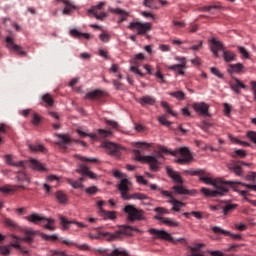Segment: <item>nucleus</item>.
Masks as SVG:
<instances>
[{"label": "nucleus", "instance_id": "20", "mask_svg": "<svg viewBox=\"0 0 256 256\" xmlns=\"http://www.w3.org/2000/svg\"><path fill=\"white\" fill-rule=\"evenodd\" d=\"M110 13H115L119 15L118 23H123V21H127V17H129V13L121 8H110Z\"/></svg>", "mask_w": 256, "mask_h": 256}, {"label": "nucleus", "instance_id": "8", "mask_svg": "<svg viewBox=\"0 0 256 256\" xmlns=\"http://www.w3.org/2000/svg\"><path fill=\"white\" fill-rule=\"evenodd\" d=\"M200 181H203L206 185H213V187H231L233 185V182L231 181H223L222 179H216L212 180L211 177L205 176L204 175H199Z\"/></svg>", "mask_w": 256, "mask_h": 256}, {"label": "nucleus", "instance_id": "47", "mask_svg": "<svg viewBox=\"0 0 256 256\" xmlns=\"http://www.w3.org/2000/svg\"><path fill=\"white\" fill-rule=\"evenodd\" d=\"M175 61H179L180 64H175L172 69H175V67H187V59L185 57L176 56Z\"/></svg>", "mask_w": 256, "mask_h": 256}, {"label": "nucleus", "instance_id": "2", "mask_svg": "<svg viewBox=\"0 0 256 256\" xmlns=\"http://www.w3.org/2000/svg\"><path fill=\"white\" fill-rule=\"evenodd\" d=\"M162 153H169L173 157H177V155H181L182 158H178L176 163L179 165H188L193 160V156L191 155V151L187 147L178 148L175 151L168 150L167 148H162Z\"/></svg>", "mask_w": 256, "mask_h": 256}, {"label": "nucleus", "instance_id": "48", "mask_svg": "<svg viewBox=\"0 0 256 256\" xmlns=\"http://www.w3.org/2000/svg\"><path fill=\"white\" fill-rule=\"evenodd\" d=\"M173 67H175V64L168 66V69L170 71H175V73H177L178 75H185L184 69H187V67H175V68H173Z\"/></svg>", "mask_w": 256, "mask_h": 256}, {"label": "nucleus", "instance_id": "18", "mask_svg": "<svg viewBox=\"0 0 256 256\" xmlns=\"http://www.w3.org/2000/svg\"><path fill=\"white\" fill-rule=\"evenodd\" d=\"M26 221H29L30 223H34V225H41V223H47V218L37 214L33 213L30 216H25Z\"/></svg>", "mask_w": 256, "mask_h": 256}, {"label": "nucleus", "instance_id": "33", "mask_svg": "<svg viewBox=\"0 0 256 256\" xmlns=\"http://www.w3.org/2000/svg\"><path fill=\"white\" fill-rule=\"evenodd\" d=\"M105 95L103 90H94L86 94L87 99H101Z\"/></svg>", "mask_w": 256, "mask_h": 256}, {"label": "nucleus", "instance_id": "25", "mask_svg": "<svg viewBox=\"0 0 256 256\" xmlns=\"http://www.w3.org/2000/svg\"><path fill=\"white\" fill-rule=\"evenodd\" d=\"M100 217L102 219L107 220L110 219L111 221L115 220L117 218V215L113 211H107L105 209L100 208V211H98Z\"/></svg>", "mask_w": 256, "mask_h": 256}, {"label": "nucleus", "instance_id": "19", "mask_svg": "<svg viewBox=\"0 0 256 256\" xmlns=\"http://www.w3.org/2000/svg\"><path fill=\"white\" fill-rule=\"evenodd\" d=\"M57 1L65 5L64 10L62 11L63 15H71V12L77 9L75 4L71 0H57Z\"/></svg>", "mask_w": 256, "mask_h": 256}, {"label": "nucleus", "instance_id": "14", "mask_svg": "<svg viewBox=\"0 0 256 256\" xmlns=\"http://www.w3.org/2000/svg\"><path fill=\"white\" fill-rule=\"evenodd\" d=\"M212 231L216 235H225L226 237H232V239H235L236 241H240V239H242L240 234H233L230 231L224 230L219 226L212 227Z\"/></svg>", "mask_w": 256, "mask_h": 256}, {"label": "nucleus", "instance_id": "1", "mask_svg": "<svg viewBox=\"0 0 256 256\" xmlns=\"http://www.w3.org/2000/svg\"><path fill=\"white\" fill-rule=\"evenodd\" d=\"M113 176L116 177V179H121L120 184L118 185V190L120 191L121 197L124 199V201H129L131 199H136L138 201H149V196L144 193L137 192L134 194H129L131 189V181L127 179V175L125 173L116 170L113 172Z\"/></svg>", "mask_w": 256, "mask_h": 256}, {"label": "nucleus", "instance_id": "28", "mask_svg": "<svg viewBox=\"0 0 256 256\" xmlns=\"http://www.w3.org/2000/svg\"><path fill=\"white\" fill-rule=\"evenodd\" d=\"M44 103V107H53L55 100L53 99V95L46 93L42 96V105Z\"/></svg>", "mask_w": 256, "mask_h": 256}, {"label": "nucleus", "instance_id": "57", "mask_svg": "<svg viewBox=\"0 0 256 256\" xmlns=\"http://www.w3.org/2000/svg\"><path fill=\"white\" fill-rule=\"evenodd\" d=\"M77 133L81 136V137H91V139H97V134L92 133V134H87L85 133L83 130L78 129Z\"/></svg>", "mask_w": 256, "mask_h": 256}, {"label": "nucleus", "instance_id": "61", "mask_svg": "<svg viewBox=\"0 0 256 256\" xmlns=\"http://www.w3.org/2000/svg\"><path fill=\"white\" fill-rule=\"evenodd\" d=\"M238 51L239 53L245 58V59H249V52L247 51V49L243 46H238Z\"/></svg>", "mask_w": 256, "mask_h": 256}, {"label": "nucleus", "instance_id": "38", "mask_svg": "<svg viewBox=\"0 0 256 256\" xmlns=\"http://www.w3.org/2000/svg\"><path fill=\"white\" fill-rule=\"evenodd\" d=\"M231 89L235 93H239V89H245V84L243 82H240L239 79H235V83L231 84Z\"/></svg>", "mask_w": 256, "mask_h": 256}, {"label": "nucleus", "instance_id": "44", "mask_svg": "<svg viewBox=\"0 0 256 256\" xmlns=\"http://www.w3.org/2000/svg\"><path fill=\"white\" fill-rule=\"evenodd\" d=\"M106 233H109V232H99L98 235L90 234L89 237L90 239H106V241H115V240H109V236L104 235Z\"/></svg>", "mask_w": 256, "mask_h": 256}, {"label": "nucleus", "instance_id": "63", "mask_svg": "<svg viewBox=\"0 0 256 256\" xmlns=\"http://www.w3.org/2000/svg\"><path fill=\"white\" fill-rule=\"evenodd\" d=\"M210 71H211L212 75H215L216 77H218V79H223V74L217 68L212 67V68H210Z\"/></svg>", "mask_w": 256, "mask_h": 256}, {"label": "nucleus", "instance_id": "23", "mask_svg": "<svg viewBox=\"0 0 256 256\" xmlns=\"http://www.w3.org/2000/svg\"><path fill=\"white\" fill-rule=\"evenodd\" d=\"M30 165L34 171H40L41 173L47 171V168L39 160L30 159Z\"/></svg>", "mask_w": 256, "mask_h": 256}, {"label": "nucleus", "instance_id": "31", "mask_svg": "<svg viewBox=\"0 0 256 256\" xmlns=\"http://www.w3.org/2000/svg\"><path fill=\"white\" fill-rule=\"evenodd\" d=\"M237 55L233 51L223 50V59L226 63H231L235 61Z\"/></svg>", "mask_w": 256, "mask_h": 256}, {"label": "nucleus", "instance_id": "7", "mask_svg": "<svg viewBox=\"0 0 256 256\" xmlns=\"http://www.w3.org/2000/svg\"><path fill=\"white\" fill-rule=\"evenodd\" d=\"M128 29H130V31H136L137 35H140L141 37L147 35L149 33V31H151L152 29V25L149 22H130Z\"/></svg>", "mask_w": 256, "mask_h": 256}, {"label": "nucleus", "instance_id": "64", "mask_svg": "<svg viewBox=\"0 0 256 256\" xmlns=\"http://www.w3.org/2000/svg\"><path fill=\"white\" fill-rule=\"evenodd\" d=\"M212 125L213 124L204 121L200 124V128L202 129V131H205L206 133H209V127H211Z\"/></svg>", "mask_w": 256, "mask_h": 256}, {"label": "nucleus", "instance_id": "13", "mask_svg": "<svg viewBox=\"0 0 256 256\" xmlns=\"http://www.w3.org/2000/svg\"><path fill=\"white\" fill-rule=\"evenodd\" d=\"M60 223L62 225V229H70L71 225H77V227H80V229H85L87 228L86 224H83L78 221H69L65 216L59 215Z\"/></svg>", "mask_w": 256, "mask_h": 256}, {"label": "nucleus", "instance_id": "45", "mask_svg": "<svg viewBox=\"0 0 256 256\" xmlns=\"http://www.w3.org/2000/svg\"><path fill=\"white\" fill-rule=\"evenodd\" d=\"M56 199L59 203H67V194L63 191L56 192Z\"/></svg>", "mask_w": 256, "mask_h": 256}, {"label": "nucleus", "instance_id": "24", "mask_svg": "<svg viewBox=\"0 0 256 256\" xmlns=\"http://www.w3.org/2000/svg\"><path fill=\"white\" fill-rule=\"evenodd\" d=\"M167 174L169 175V177H171V179H173V181H175L176 183H180V185H183V178L175 170L167 167Z\"/></svg>", "mask_w": 256, "mask_h": 256}, {"label": "nucleus", "instance_id": "5", "mask_svg": "<svg viewBox=\"0 0 256 256\" xmlns=\"http://www.w3.org/2000/svg\"><path fill=\"white\" fill-rule=\"evenodd\" d=\"M124 212L127 214V219L131 223L135 221H147L145 211L135 207L134 205H126L124 207Z\"/></svg>", "mask_w": 256, "mask_h": 256}, {"label": "nucleus", "instance_id": "9", "mask_svg": "<svg viewBox=\"0 0 256 256\" xmlns=\"http://www.w3.org/2000/svg\"><path fill=\"white\" fill-rule=\"evenodd\" d=\"M200 191L205 195V197H219V195L223 196L226 195V193H229V186L216 187V190L203 187Z\"/></svg>", "mask_w": 256, "mask_h": 256}, {"label": "nucleus", "instance_id": "15", "mask_svg": "<svg viewBox=\"0 0 256 256\" xmlns=\"http://www.w3.org/2000/svg\"><path fill=\"white\" fill-rule=\"evenodd\" d=\"M76 173H79L80 175H86V177H89V179H94V180L99 179V176H97V174L89 170V167L87 166V164H83V163L79 164V168L76 170Z\"/></svg>", "mask_w": 256, "mask_h": 256}, {"label": "nucleus", "instance_id": "16", "mask_svg": "<svg viewBox=\"0 0 256 256\" xmlns=\"http://www.w3.org/2000/svg\"><path fill=\"white\" fill-rule=\"evenodd\" d=\"M102 147H104V149H106L110 155L117 156L119 153H121V147L113 142H104Z\"/></svg>", "mask_w": 256, "mask_h": 256}, {"label": "nucleus", "instance_id": "17", "mask_svg": "<svg viewBox=\"0 0 256 256\" xmlns=\"http://www.w3.org/2000/svg\"><path fill=\"white\" fill-rule=\"evenodd\" d=\"M154 219H156V221H161L162 223H164V225H167V227H181V223H179L177 220L173 218H165V217L156 215Z\"/></svg>", "mask_w": 256, "mask_h": 256}, {"label": "nucleus", "instance_id": "39", "mask_svg": "<svg viewBox=\"0 0 256 256\" xmlns=\"http://www.w3.org/2000/svg\"><path fill=\"white\" fill-rule=\"evenodd\" d=\"M70 35H72V37H77L78 39H81V37H84V39L90 38L89 33H81L77 29H72Z\"/></svg>", "mask_w": 256, "mask_h": 256}, {"label": "nucleus", "instance_id": "55", "mask_svg": "<svg viewBox=\"0 0 256 256\" xmlns=\"http://www.w3.org/2000/svg\"><path fill=\"white\" fill-rule=\"evenodd\" d=\"M211 9H221V6L219 5L204 6V7H200L199 11H201L202 13H205V12L211 11Z\"/></svg>", "mask_w": 256, "mask_h": 256}, {"label": "nucleus", "instance_id": "3", "mask_svg": "<svg viewBox=\"0 0 256 256\" xmlns=\"http://www.w3.org/2000/svg\"><path fill=\"white\" fill-rule=\"evenodd\" d=\"M133 231L136 233H143L140 229L133 226H122L114 233H106L103 235H107L109 241H117V239H123L126 235L131 237L133 235Z\"/></svg>", "mask_w": 256, "mask_h": 256}, {"label": "nucleus", "instance_id": "6", "mask_svg": "<svg viewBox=\"0 0 256 256\" xmlns=\"http://www.w3.org/2000/svg\"><path fill=\"white\" fill-rule=\"evenodd\" d=\"M135 160L140 163H149L151 171L157 173L159 171V161L154 156H143L141 155V151L134 149L133 150Z\"/></svg>", "mask_w": 256, "mask_h": 256}, {"label": "nucleus", "instance_id": "4", "mask_svg": "<svg viewBox=\"0 0 256 256\" xmlns=\"http://www.w3.org/2000/svg\"><path fill=\"white\" fill-rule=\"evenodd\" d=\"M5 162L7 163V165H11V167H17L18 169H20L19 175L17 176L18 181H26V183H29V176L24 172L25 165L27 163L26 161H15V159H13V155L8 154L5 156Z\"/></svg>", "mask_w": 256, "mask_h": 256}, {"label": "nucleus", "instance_id": "37", "mask_svg": "<svg viewBox=\"0 0 256 256\" xmlns=\"http://www.w3.org/2000/svg\"><path fill=\"white\" fill-rule=\"evenodd\" d=\"M108 256H129V252L123 248H116Z\"/></svg>", "mask_w": 256, "mask_h": 256}, {"label": "nucleus", "instance_id": "54", "mask_svg": "<svg viewBox=\"0 0 256 256\" xmlns=\"http://www.w3.org/2000/svg\"><path fill=\"white\" fill-rule=\"evenodd\" d=\"M230 171H233L237 177H241L243 175V171L241 170V166L235 165L230 167Z\"/></svg>", "mask_w": 256, "mask_h": 256}, {"label": "nucleus", "instance_id": "10", "mask_svg": "<svg viewBox=\"0 0 256 256\" xmlns=\"http://www.w3.org/2000/svg\"><path fill=\"white\" fill-rule=\"evenodd\" d=\"M148 233L153 235V239H160L161 241H169L170 243H175L173 236H171V234L165 230H157L155 228H151L148 230Z\"/></svg>", "mask_w": 256, "mask_h": 256}, {"label": "nucleus", "instance_id": "29", "mask_svg": "<svg viewBox=\"0 0 256 256\" xmlns=\"http://www.w3.org/2000/svg\"><path fill=\"white\" fill-rule=\"evenodd\" d=\"M131 66L130 67V71H132V73H136V75H139L140 77H144L145 74H143L141 71H139V60H136L135 58H133L131 61H130Z\"/></svg>", "mask_w": 256, "mask_h": 256}, {"label": "nucleus", "instance_id": "41", "mask_svg": "<svg viewBox=\"0 0 256 256\" xmlns=\"http://www.w3.org/2000/svg\"><path fill=\"white\" fill-rule=\"evenodd\" d=\"M211 51H223V43L221 41H217L215 38H213Z\"/></svg>", "mask_w": 256, "mask_h": 256}, {"label": "nucleus", "instance_id": "40", "mask_svg": "<svg viewBox=\"0 0 256 256\" xmlns=\"http://www.w3.org/2000/svg\"><path fill=\"white\" fill-rule=\"evenodd\" d=\"M57 137L60 139L58 145H69L71 143V138L68 135L57 134Z\"/></svg>", "mask_w": 256, "mask_h": 256}, {"label": "nucleus", "instance_id": "52", "mask_svg": "<svg viewBox=\"0 0 256 256\" xmlns=\"http://www.w3.org/2000/svg\"><path fill=\"white\" fill-rule=\"evenodd\" d=\"M4 223L5 225H7V227H10V229H17L19 227V225H17V222H14L9 218H5Z\"/></svg>", "mask_w": 256, "mask_h": 256}, {"label": "nucleus", "instance_id": "22", "mask_svg": "<svg viewBox=\"0 0 256 256\" xmlns=\"http://www.w3.org/2000/svg\"><path fill=\"white\" fill-rule=\"evenodd\" d=\"M227 71L230 75H233V73H243V71H245V66L241 63L229 64Z\"/></svg>", "mask_w": 256, "mask_h": 256}, {"label": "nucleus", "instance_id": "56", "mask_svg": "<svg viewBox=\"0 0 256 256\" xmlns=\"http://www.w3.org/2000/svg\"><path fill=\"white\" fill-rule=\"evenodd\" d=\"M99 39L100 41H102V43H109V41H111V35H109L106 32H103L99 35Z\"/></svg>", "mask_w": 256, "mask_h": 256}, {"label": "nucleus", "instance_id": "46", "mask_svg": "<svg viewBox=\"0 0 256 256\" xmlns=\"http://www.w3.org/2000/svg\"><path fill=\"white\" fill-rule=\"evenodd\" d=\"M44 225V227L48 230V231H55V220L53 219H47L46 218V223H42Z\"/></svg>", "mask_w": 256, "mask_h": 256}, {"label": "nucleus", "instance_id": "32", "mask_svg": "<svg viewBox=\"0 0 256 256\" xmlns=\"http://www.w3.org/2000/svg\"><path fill=\"white\" fill-rule=\"evenodd\" d=\"M29 149L33 153H46L47 152V149L45 148V146H43V144H30Z\"/></svg>", "mask_w": 256, "mask_h": 256}, {"label": "nucleus", "instance_id": "34", "mask_svg": "<svg viewBox=\"0 0 256 256\" xmlns=\"http://www.w3.org/2000/svg\"><path fill=\"white\" fill-rule=\"evenodd\" d=\"M20 187L21 189H25V186H11V185H6L0 187V192L1 193H14V191H17V188Z\"/></svg>", "mask_w": 256, "mask_h": 256}, {"label": "nucleus", "instance_id": "21", "mask_svg": "<svg viewBox=\"0 0 256 256\" xmlns=\"http://www.w3.org/2000/svg\"><path fill=\"white\" fill-rule=\"evenodd\" d=\"M25 233L27 236L24 238H19L15 235H12L13 239H16V244L19 245V243H21V241H25L26 243H32L33 235H35V233L32 230H27Z\"/></svg>", "mask_w": 256, "mask_h": 256}, {"label": "nucleus", "instance_id": "26", "mask_svg": "<svg viewBox=\"0 0 256 256\" xmlns=\"http://www.w3.org/2000/svg\"><path fill=\"white\" fill-rule=\"evenodd\" d=\"M138 103L142 105V107H145L146 105H155L156 100L153 96H143L142 98L138 99Z\"/></svg>", "mask_w": 256, "mask_h": 256}, {"label": "nucleus", "instance_id": "59", "mask_svg": "<svg viewBox=\"0 0 256 256\" xmlns=\"http://www.w3.org/2000/svg\"><path fill=\"white\" fill-rule=\"evenodd\" d=\"M98 135L100 137H111L113 134L110 130L98 129Z\"/></svg>", "mask_w": 256, "mask_h": 256}, {"label": "nucleus", "instance_id": "12", "mask_svg": "<svg viewBox=\"0 0 256 256\" xmlns=\"http://www.w3.org/2000/svg\"><path fill=\"white\" fill-rule=\"evenodd\" d=\"M194 111L199 115H204L205 117H211L209 114V105L205 102H197L192 105Z\"/></svg>", "mask_w": 256, "mask_h": 256}, {"label": "nucleus", "instance_id": "11", "mask_svg": "<svg viewBox=\"0 0 256 256\" xmlns=\"http://www.w3.org/2000/svg\"><path fill=\"white\" fill-rule=\"evenodd\" d=\"M6 43V47L7 49H9V51H13L14 53H16V55H19L20 57H27V52H25V49L21 45L15 44L11 36L6 37Z\"/></svg>", "mask_w": 256, "mask_h": 256}, {"label": "nucleus", "instance_id": "43", "mask_svg": "<svg viewBox=\"0 0 256 256\" xmlns=\"http://www.w3.org/2000/svg\"><path fill=\"white\" fill-rule=\"evenodd\" d=\"M89 13H92V15H94L95 18L98 19L99 21H103L105 17H107V14L105 12H101L99 14V12L96 9H90Z\"/></svg>", "mask_w": 256, "mask_h": 256}, {"label": "nucleus", "instance_id": "49", "mask_svg": "<svg viewBox=\"0 0 256 256\" xmlns=\"http://www.w3.org/2000/svg\"><path fill=\"white\" fill-rule=\"evenodd\" d=\"M161 107H163V109H165L167 111V113H169V115H172V117H177V113H175L171 107L169 106V103L162 101L161 102Z\"/></svg>", "mask_w": 256, "mask_h": 256}, {"label": "nucleus", "instance_id": "30", "mask_svg": "<svg viewBox=\"0 0 256 256\" xmlns=\"http://www.w3.org/2000/svg\"><path fill=\"white\" fill-rule=\"evenodd\" d=\"M168 203L173 205L172 211H176L177 213H179V211H181V208L185 207V203H183L175 198H172V200L168 201Z\"/></svg>", "mask_w": 256, "mask_h": 256}, {"label": "nucleus", "instance_id": "27", "mask_svg": "<svg viewBox=\"0 0 256 256\" xmlns=\"http://www.w3.org/2000/svg\"><path fill=\"white\" fill-rule=\"evenodd\" d=\"M11 247L21 250V244L12 243L11 245L0 246V255H9Z\"/></svg>", "mask_w": 256, "mask_h": 256}, {"label": "nucleus", "instance_id": "58", "mask_svg": "<svg viewBox=\"0 0 256 256\" xmlns=\"http://www.w3.org/2000/svg\"><path fill=\"white\" fill-rule=\"evenodd\" d=\"M202 47H203V41L198 40V41H197V44L192 45V46L190 47V50H191V51H201Z\"/></svg>", "mask_w": 256, "mask_h": 256}, {"label": "nucleus", "instance_id": "36", "mask_svg": "<svg viewBox=\"0 0 256 256\" xmlns=\"http://www.w3.org/2000/svg\"><path fill=\"white\" fill-rule=\"evenodd\" d=\"M221 209L222 213L227 216L230 215V213H233L235 209H237V204H227L225 206H222Z\"/></svg>", "mask_w": 256, "mask_h": 256}, {"label": "nucleus", "instance_id": "51", "mask_svg": "<svg viewBox=\"0 0 256 256\" xmlns=\"http://www.w3.org/2000/svg\"><path fill=\"white\" fill-rule=\"evenodd\" d=\"M76 159H79L80 161H86L87 163H99V159L97 158H87L80 155H75Z\"/></svg>", "mask_w": 256, "mask_h": 256}, {"label": "nucleus", "instance_id": "53", "mask_svg": "<svg viewBox=\"0 0 256 256\" xmlns=\"http://www.w3.org/2000/svg\"><path fill=\"white\" fill-rule=\"evenodd\" d=\"M85 193H87V195H96L99 193V188H97V186H90L85 189Z\"/></svg>", "mask_w": 256, "mask_h": 256}, {"label": "nucleus", "instance_id": "50", "mask_svg": "<svg viewBox=\"0 0 256 256\" xmlns=\"http://www.w3.org/2000/svg\"><path fill=\"white\" fill-rule=\"evenodd\" d=\"M170 95H171V97H174L178 101L185 100V94L183 93V91L171 92Z\"/></svg>", "mask_w": 256, "mask_h": 256}, {"label": "nucleus", "instance_id": "35", "mask_svg": "<svg viewBox=\"0 0 256 256\" xmlns=\"http://www.w3.org/2000/svg\"><path fill=\"white\" fill-rule=\"evenodd\" d=\"M173 190L178 195H191V191L185 188L183 185H176L173 186Z\"/></svg>", "mask_w": 256, "mask_h": 256}, {"label": "nucleus", "instance_id": "62", "mask_svg": "<svg viewBox=\"0 0 256 256\" xmlns=\"http://www.w3.org/2000/svg\"><path fill=\"white\" fill-rule=\"evenodd\" d=\"M154 211L156 213H158L159 216H161V215H169V213H170L169 210H167V209H165L163 207H157V208L154 209Z\"/></svg>", "mask_w": 256, "mask_h": 256}, {"label": "nucleus", "instance_id": "60", "mask_svg": "<svg viewBox=\"0 0 256 256\" xmlns=\"http://www.w3.org/2000/svg\"><path fill=\"white\" fill-rule=\"evenodd\" d=\"M184 173L189 175H205V170H185Z\"/></svg>", "mask_w": 256, "mask_h": 256}, {"label": "nucleus", "instance_id": "42", "mask_svg": "<svg viewBox=\"0 0 256 256\" xmlns=\"http://www.w3.org/2000/svg\"><path fill=\"white\" fill-rule=\"evenodd\" d=\"M66 183H68V185H71L73 189H81V187H83V184L79 180H73L71 178H67Z\"/></svg>", "mask_w": 256, "mask_h": 256}]
</instances>
